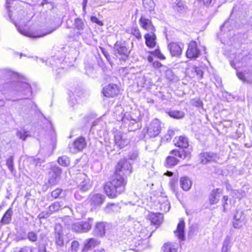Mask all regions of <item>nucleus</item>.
Here are the masks:
<instances>
[{"label":"nucleus","mask_w":252,"mask_h":252,"mask_svg":"<svg viewBox=\"0 0 252 252\" xmlns=\"http://www.w3.org/2000/svg\"><path fill=\"white\" fill-rule=\"evenodd\" d=\"M217 158V155L213 152H203L200 155V162L205 164L216 161Z\"/></svg>","instance_id":"obj_12"},{"label":"nucleus","mask_w":252,"mask_h":252,"mask_svg":"<svg viewBox=\"0 0 252 252\" xmlns=\"http://www.w3.org/2000/svg\"><path fill=\"white\" fill-rule=\"evenodd\" d=\"M136 124V122L134 119H131V121L128 126V129L129 131H134L138 128V125L135 126Z\"/></svg>","instance_id":"obj_42"},{"label":"nucleus","mask_w":252,"mask_h":252,"mask_svg":"<svg viewBox=\"0 0 252 252\" xmlns=\"http://www.w3.org/2000/svg\"><path fill=\"white\" fill-rule=\"evenodd\" d=\"M93 220L92 218H89L87 221H80L72 224V231L78 233L87 232L91 229Z\"/></svg>","instance_id":"obj_3"},{"label":"nucleus","mask_w":252,"mask_h":252,"mask_svg":"<svg viewBox=\"0 0 252 252\" xmlns=\"http://www.w3.org/2000/svg\"><path fill=\"white\" fill-rule=\"evenodd\" d=\"M169 136L167 139H171L172 137L174 135L175 132L173 130L169 129L168 130L167 134Z\"/></svg>","instance_id":"obj_57"},{"label":"nucleus","mask_w":252,"mask_h":252,"mask_svg":"<svg viewBox=\"0 0 252 252\" xmlns=\"http://www.w3.org/2000/svg\"><path fill=\"white\" fill-rule=\"evenodd\" d=\"M229 25V21L225 22L223 25H222L221 27V31L225 30V28L227 27L228 25Z\"/></svg>","instance_id":"obj_60"},{"label":"nucleus","mask_w":252,"mask_h":252,"mask_svg":"<svg viewBox=\"0 0 252 252\" xmlns=\"http://www.w3.org/2000/svg\"><path fill=\"white\" fill-rule=\"evenodd\" d=\"M79 244L78 241L74 240L71 243V250L74 252H77L79 248Z\"/></svg>","instance_id":"obj_50"},{"label":"nucleus","mask_w":252,"mask_h":252,"mask_svg":"<svg viewBox=\"0 0 252 252\" xmlns=\"http://www.w3.org/2000/svg\"><path fill=\"white\" fill-rule=\"evenodd\" d=\"M17 136L23 140H25L26 138L30 136L28 131L23 130H18L17 132Z\"/></svg>","instance_id":"obj_41"},{"label":"nucleus","mask_w":252,"mask_h":252,"mask_svg":"<svg viewBox=\"0 0 252 252\" xmlns=\"http://www.w3.org/2000/svg\"><path fill=\"white\" fill-rule=\"evenodd\" d=\"M62 207H63L65 208L66 207V206H63V204H61V203L59 202H55L52 203L49 207V211L51 212V214H52L54 212L58 211L59 210V209Z\"/></svg>","instance_id":"obj_34"},{"label":"nucleus","mask_w":252,"mask_h":252,"mask_svg":"<svg viewBox=\"0 0 252 252\" xmlns=\"http://www.w3.org/2000/svg\"><path fill=\"white\" fill-rule=\"evenodd\" d=\"M87 146V142L85 138L80 137L76 139L72 144L71 146L69 145L70 151L72 153H77L82 151Z\"/></svg>","instance_id":"obj_9"},{"label":"nucleus","mask_w":252,"mask_h":252,"mask_svg":"<svg viewBox=\"0 0 252 252\" xmlns=\"http://www.w3.org/2000/svg\"><path fill=\"white\" fill-rule=\"evenodd\" d=\"M180 186L185 191H188L192 186V183L189 178L187 176L182 177L180 179Z\"/></svg>","instance_id":"obj_27"},{"label":"nucleus","mask_w":252,"mask_h":252,"mask_svg":"<svg viewBox=\"0 0 252 252\" xmlns=\"http://www.w3.org/2000/svg\"><path fill=\"white\" fill-rule=\"evenodd\" d=\"M151 223L157 225H159L163 221V216L162 213H151L149 215Z\"/></svg>","instance_id":"obj_23"},{"label":"nucleus","mask_w":252,"mask_h":252,"mask_svg":"<svg viewBox=\"0 0 252 252\" xmlns=\"http://www.w3.org/2000/svg\"><path fill=\"white\" fill-rule=\"evenodd\" d=\"M114 49L116 56H117V54H118L121 56L119 59L120 61L126 62L128 60L130 51L126 47V43L125 41L123 40L117 41L114 44Z\"/></svg>","instance_id":"obj_2"},{"label":"nucleus","mask_w":252,"mask_h":252,"mask_svg":"<svg viewBox=\"0 0 252 252\" xmlns=\"http://www.w3.org/2000/svg\"><path fill=\"white\" fill-rule=\"evenodd\" d=\"M145 44L150 48H153L156 45V35L155 32H148L145 34Z\"/></svg>","instance_id":"obj_17"},{"label":"nucleus","mask_w":252,"mask_h":252,"mask_svg":"<svg viewBox=\"0 0 252 252\" xmlns=\"http://www.w3.org/2000/svg\"><path fill=\"white\" fill-rule=\"evenodd\" d=\"M154 55L157 56L158 58L161 60L165 59L164 56L160 53V51L159 49H156L154 51Z\"/></svg>","instance_id":"obj_54"},{"label":"nucleus","mask_w":252,"mask_h":252,"mask_svg":"<svg viewBox=\"0 0 252 252\" xmlns=\"http://www.w3.org/2000/svg\"><path fill=\"white\" fill-rule=\"evenodd\" d=\"M34 249L32 246H25L21 248L19 252H33Z\"/></svg>","instance_id":"obj_44"},{"label":"nucleus","mask_w":252,"mask_h":252,"mask_svg":"<svg viewBox=\"0 0 252 252\" xmlns=\"http://www.w3.org/2000/svg\"><path fill=\"white\" fill-rule=\"evenodd\" d=\"M175 146L186 150L188 149L189 144L188 138L185 136H180L176 137L173 140Z\"/></svg>","instance_id":"obj_13"},{"label":"nucleus","mask_w":252,"mask_h":252,"mask_svg":"<svg viewBox=\"0 0 252 252\" xmlns=\"http://www.w3.org/2000/svg\"><path fill=\"white\" fill-rule=\"evenodd\" d=\"M51 215V213L49 210L48 211H43L38 215V218L39 219H46L48 218L49 216H50Z\"/></svg>","instance_id":"obj_45"},{"label":"nucleus","mask_w":252,"mask_h":252,"mask_svg":"<svg viewBox=\"0 0 252 252\" xmlns=\"http://www.w3.org/2000/svg\"><path fill=\"white\" fill-rule=\"evenodd\" d=\"M16 91L18 92H23V94L27 95L31 93V88L30 84L27 83L18 82L17 83Z\"/></svg>","instance_id":"obj_24"},{"label":"nucleus","mask_w":252,"mask_h":252,"mask_svg":"<svg viewBox=\"0 0 252 252\" xmlns=\"http://www.w3.org/2000/svg\"><path fill=\"white\" fill-rule=\"evenodd\" d=\"M37 234L34 231H30L27 234V238L31 242H36L37 240Z\"/></svg>","instance_id":"obj_38"},{"label":"nucleus","mask_w":252,"mask_h":252,"mask_svg":"<svg viewBox=\"0 0 252 252\" xmlns=\"http://www.w3.org/2000/svg\"><path fill=\"white\" fill-rule=\"evenodd\" d=\"M63 190L60 188H57L56 189L54 190L51 192V196L53 197L54 199L57 198L59 197L61 194Z\"/></svg>","instance_id":"obj_43"},{"label":"nucleus","mask_w":252,"mask_h":252,"mask_svg":"<svg viewBox=\"0 0 252 252\" xmlns=\"http://www.w3.org/2000/svg\"><path fill=\"white\" fill-rule=\"evenodd\" d=\"M190 150L188 149L187 150L181 149L180 150H173L171 151L169 154L171 156L175 158H179L181 159H185L190 157Z\"/></svg>","instance_id":"obj_14"},{"label":"nucleus","mask_w":252,"mask_h":252,"mask_svg":"<svg viewBox=\"0 0 252 252\" xmlns=\"http://www.w3.org/2000/svg\"><path fill=\"white\" fill-rule=\"evenodd\" d=\"M246 222L243 211L237 210L233 217V226L235 228H241Z\"/></svg>","instance_id":"obj_7"},{"label":"nucleus","mask_w":252,"mask_h":252,"mask_svg":"<svg viewBox=\"0 0 252 252\" xmlns=\"http://www.w3.org/2000/svg\"><path fill=\"white\" fill-rule=\"evenodd\" d=\"M167 138H169V136L167 134H165L162 138V139L165 141H169L171 139H167Z\"/></svg>","instance_id":"obj_61"},{"label":"nucleus","mask_w":252,"mask_h":252,"mask_svg":"<svg viewBox=\"0 0 252 252\" xmlns=\"http://www.w3.org/2000/svg\"><path fill=\"white\" fill-rule=\"evenodd\" d=\"M91 20L92 22L96 23L97 25L99 26L103 25V23L101 21H99L97 17L95 16H92L91 18Z\"/></svg>","instance_id":"obj_55"},{"label":"nucleus","mask_w":252,"mask_h":252,"mask_svg":"<svg viewBox=\"0 0 252 252\" xmlns=\"http://www.w3.org/2000/svg\"><path fill=\"white\" fill-rule=\"evenodd\" d=\"M100 50L105 57L107 59V60L109 61L110 59V56L108 53L106 51V50L102 47H100Z\"/></svg>","instance_id":"obj_56"},{"label":"nucleus","mask_w":252,"mask_h":252,"mask_svg":"<svg viewBox=\"0 0 252 252\" xmlns=\"http://www.w3.org/2000/svg\"><path fill=\"white\" fill-rule=\"evenodd\" d=\"M190 104L192 106L201 108L203 107V105L202 101L199 98H198L192 99L190 100Z\"/></svg>","instance_id":"obj_37"},{"label":"nucleus","mask_w":252,"mask_h":252,"mask_svg":"<svg viewBox=\"0 0 252 252\" xmlns=\"http://www.w3.org/2000/svg\"><path fill=\"white\" fill-rule=\"evenodd\" d=\"M99 244V242L95 238L88 239L84 241V246L81 252H88Z\"/></svg>","instance_id":"obj_19"},{"label":"nucleus","mask_w":252,"mask_h":252,"mask_svg":"<svg viewBox=\"0 0 252 252\" xmlns=\"http://www.w3.org/2000/svg\"><path fill=\"white\" fill-rule=\"evenodd\" d=\"M161 127L160 123L157 120L153 121L147 129V133L151 137H155L160 132Z\"/></svg>","instance_id":"obj_11"},{"label":"nucleus","mask_w":252,"mask_h":252,"mask_svg":"<svg viewBox=\"0 0 252 252\" xmlns=\"http://www.w3.org/2000/svg\"><path fill=\"white\" fill-rule=\"evenodd\" d=\"M102 93L107 97H113L119 93L118 86L114 84H109L103 88Z\"/></svg>","instance_id":"obj_10"},{"label":"nucleus","mask_w":252,"mask_h":252,"mask_svg":"<svg viewBox=\"0 0 252 252\" xmlns=\"http://www.w3.org/2000/svg\"><path fill=\"white\" fill-rule=\"evenodd\" d=\"M73 26L75 29L78 30L79 31H82L84 30L85 28V23L82 19L77 18L74 20ZM78 33H79L80 35L81 34L80 32H78Z\"/></svg>","instance_id":"obj_30"},{"label":"nucleus","mask_w":252,"mask_h":252,"mask_svg":"<svg viewBox=\"0 0 252 252\" xmlns=\"http://www.w3.org/2000/svg\"><path fill=\"white\" fill-rule=\"evenodd\" d=\"M185 5L183 1H179L176 4L175 8L178 11L183 10L185 8Z\"/></svg>","instance_id":"obj_47"},{"label":"nucleus","mask_w":252,"mask_h":252,"mask_svg":"<svg viewBox=\"0 0 252 252\" xmlns=\"http://www.w3.org/2000/svg\"><path fill=\"white\" fill-rule=\"evenodd\" d=\"M168 48L173 57H179L182 53V49L180 46L176 42H171L168 45Z\"/></svg>","instance_id":"obj_20"},{"label":"nucleus","mask_w":252,"mask_h":252,"mask_svg":"<svg viewBox=\"0 0 252 252\" xmlns=\"http://www.w3.org/2000/svg\"><path fill=\"white\" fill-rule=\"evenodd\" d=\"M63 227L60 224H56L54 227V237L57 248H62L64 245V239Z\"/></svg>","instance_id":"obj_4"},{"label":"nucleus","mask_w":252,"mask_h":252,"mask_svg":"<svg viewBox=\"0 0 252 252\" xmlns=\"http://www.w3.org/2000/svg\"><path fill=\"white\" fill-rule=\"evenodd\" d=\"M12 213V209H8L3 216L1 220V222L3 224L9 223L11 220Z\"/></svg>","instance_id":"obj_32"},{"label":"nucleus","mask_w":252,"mask_h":252,"mask_svg":"<svg viewBox=\"0 0 252 252\" xmlns=\"http://www.w3.org/2000/svg\"><path fill=\"white\" fill-rule=\"evenodd\" d=\"M143 6L146 11L151 12L154 10L155 4L153 0H143Z\"/></svg>","instance_id":"obj_31"},{"label":"nucleus","mask_w":252,"mask_h":252,"mask_svg":"<svg viewBox=\"0 0 252 252\" xmlns=\"http://www.w3.org/2000/svg\"><path fill=\"white\" fill-rule=\"evenodd\" d=\"M141 27L149 32H155L156 29L151 20L142 16L139 19Z\"/></svg>","instance_id":"obj_16"},{"label":"nucleus","mask_w":252,"mask_h":252,"mask_svg":"<svg viewBox=\"0 0 252 252\" xmlns=\"http://www.w3.org/2000/svg\"><path fill=\"white\" fill-rule=\"evenodd\" d=\"M194 71L196 73L197 76L200 78H203V72L200 67L194 66L193 67Z\"/></svg>","instance_id":"obj_46"},{"label":"nucleus","mask_w":252,"mask_h":252,"mask_svg":"<svg viewBox=\"0 0 252 252\" xmlns=\"http://www.w3.org/2000/svg\"><path fill=\"white\" fill-rule=\"evenodd\" d=\"M131 34L135 36L138 39H140L142 38L140 30L137 27H133L131 28Z\"/></svg>","instance_id":"obj_36"},{"label":"nucleus","mask_w":252,"mask_h":252,"mask_svg":"<svg viewBox=\"0 0 252 252\" xmlns=\"http://www.w3.org/2000/svg\"><path fill=\"white\" fill-rule=\"evenodd\" d=\"M237 76L238 77V78L242 80L244 82H247V80L245 76V74L241 72H237Z\"/></svg>","instance_id":"obj_53"},{"label":"nucleus","mask_w":252,"mask_h":252,"mask_svg":"<svg viewBox=\"0 0 252 252\" xmlns=\"http://www.w3.org/2000/svg\"><path fill=\"white\" fill-rule=\"evenodd\" d=\"M185 221L181 219L177 225L176 229L174 232L176 237L181 241L185 240Z\"/></svg>","instance_id":"obj_18"},{"label":"nucleus","mask_w":252,"mask_h":252,"mask_svg":"<svg viewBox=\"0 0 252 252\" xmlns=\"http://www.w3.org/2000/svg\"><path fill=\"white\" fill-rule=\"evenodd\" d=\"M58 163L63 166H68L69 164V158L65 156H62L59 158L58 159Z\"/></svg>","instance_id":"obj_35"},{"label":"nucleus","mask_w":252,"mask_h":252,"mask_svg":"<svg viewBox=\"0 0 252 252\" xmlns=\"http://www.w3.org/2000/svg\"><path fill=\"white\" fill-rule=\"evenodd\" d=\"M169 116L174 119H182L185 116V113L179 110H171L168 112Z\"/></svg>","instance_id":"obj_33"},{"label":"nucleus","mask_w":252,"mask_h":252,"mask_svg":"<svg viewBox=\"0 0 252 252\" xmlns=\"http://www.w3.org/2000/svg\"><path fill=\"white\" fill-rule=\"evenodd\" d=\"M200 50L197 47V43L191 41L188 45L186 54L188 58L195 60L200 56Z\"/></svg>","instance_id":"obj_5"},{"label":"nucleus","mask_w":252,"mask_h":252,"mask_svg":"<svg viewBox=\"0 0 252 252\" xmlns=\"http://www.w3.org/2000/svg\"><path fill=\"white\" fill-rule=\"evenodd\" d=\"M94 252H105L104 249H97L95 250Z\"/></svg>","instance_id":"obj_64"},{"label":"nucleus","mask_w":252,"mask_h":252,"mask_svg":"<svg viewBox=\"0 0 252 252\" xmlns=\"http://www.w3.org/2000/svg\"><path fill=\"white\" fill-rule=\"evenodd\" d=\"M163 252H177L178 245L176 243L167 242L162 247Z\"/></svg>","instance_id":"obj_25"},{"label":"nucleus","mask_w":252,"mask_h":252,"mask_svg":"<svg viewBox=\"0 0 252 252\" xmlns=\"http://www.w3.org/2000/svg\"><path fill=\"white\" fill-rule=\"evenodd\" d=\"M132 172L131 163L126 159H121L116 168L115 175L111 181L104 186V190L107 195L112 198L116 197L125 190L126 185V176Z\"/></svg>","instance_id":"obj_1"},{"label":"nucleus","mask_w":252,"mask_h":252,"mask_svg":"<svg viewBox=\"0 0 252 252\" xmlns=\"http://www.w3.org/2000/svg\"><path fill=\"white\" fill-rule=\"evenodd\" d=\"M222 247L230 248V237L229 236H227L226 237L223 242Z\"/></svg>","instance_id":"obj_51"},{"label":"nucleus","mask_w":252,"mask_h":252,"mask_svg":"<svg viewBox=\"0 0 252 252\" xmlns=\"http://www.w3.org/2000/svg\"><path fill=\"white\" fill-rule=\"evenodd\" d=\"M39 252H46L45 247H42L39 249Z\"/></svg>","instance_id":"obj_63"},{"label":"nucleus","mask_w":252,"mask_h":252,"mask_svg":"<svg viewBox=\"0 0 252 252\" xmlns=\"http://www.w3.org/2000/svg\"><path fill=\"white\" fill-rule=\"evenodd\" d=\"M105 198V196L99 193H96L90 195V202L92 205L94 206H100L104 202Z\"/></svg>","instance_id":"obj_21"},{"label":"nucleus","mask_w":252,"mask_h":252,"mask_svg":"<svg viewBox=\"0 0 252 252\" xmlns=\"http://www.w3.org/2000/svg\"><path fill=\"white\" fill-rule=\"evenodd\" d=\"M138 157V153L137 151H132L129 153L128 158L131 160L136 159Z\"/></svg>","instance_id":"obj_49"},{"label":"nucleus","mask_w":252,"mask_h":252,"mask_svg":"<svg viewBox=\"0 0 252 252\" xmlns=\"http://www.w3.org/2000/svg\"><path fill=\"white\" fill-rule=\"evenodd\" d=\"M79 178L81 181H77V183H79L78 188L82 191H87L90 187L89 180L84 174L80 175Z\"/></svg>","instance_id":"obj_22"},{"label":"nucleus","mask_w":252,"mask_h":252,"mask_svg":"<svg viewBox=\"0 0 252 252\" xmlns=\"http://www.w3.org/2000/svg\"><path fill=\"white\" fill-rule=\"evenodd\" d=\"M115 144L120 148L122 149L127 146L129 142V139L127 138L126 134L121 132H117L114 136Z\"/></svg>","instance_id":"obj_8"},{"label":"nucleus","mask_w":252,"mask_h":252,"mask_svg":"<svg viewBox=\"0 0 252 252\" xmlns=\"http://www.w3.org/2000/svg\"><path fill=\"white\" fill-rule=\"evenodd\" d=\"M120 209L118 204L115 203H108L104 209V211L106 213L111 214L118 212Z\"/></svg>","instance_id":"obj_28"},{"label":"nucleus","mask_w":252,"mask_h":252,"mask_svg":"<svg viewBox=\"0 0 252 252\" xmlns=\"http://www.w3.org/2000/svg\"><path fill=\"white\" fill-rule=\"evenodd\" d=\"M230 248L222 247L221 252H228Z\"/></svg>","instance_id":"obj_62"},{"label":"nucleus","mask_w":252,"mask_h":252,"mask_svg":"<svg viewBox=\"0 0 252 252\" xmlns=\"http://www.w3.org/2000/svg\"><path fill=\"white\" fill-rule=\"evenodd\" d=\"M87 3H88V0H83V3H82L83 11L85 14L86 13V8L87 6Z\"/></svg>","instance_id":"obj_58"},{"label":"nucleus","mask_w":252,"mask_h":252,"mask_svg":"<svg viewBox=\"0 0 252 252\" xmlns=\"http://www.w3.org/2000/svg\"><path fill=\"white\" fill-rule=\"evenodd\" d=\"M6 164L9 168V169L12 171L13 169V157L11 156L9 157L6 161Z\"/></svg>","instance_id":"obj_48"},{"label":"nucleus","mask_w":252,"mask_h":252,"mask_svg":"<svg viewBox=\"0 0 252 252\" xmlns=\"http://www.w3.org/2000/svg\"><path fill=\"white\" fill-rule=\"evenodd\" d=\"M228 199V197L226 195H224L223 197L222 200V206L223 208V212L226 211V207L227 205V201Z\"/></svg>","instance_id":"obj_52"},{"label":"nucleus","mask_w":252,"mask_h":252,"mask_svg":"<svg viewBox=\"0 0 252 252\" xmlns=\"http://www.w3.org/2000/svg\"><path fill=\"white\" fill-rule=\"evenodd\" d=\"M170 205L169 202L166 200L165 202L161 203L160 206V210L163 212H167L169 211Z\"/></svg>","instance_id":"obj_39"},{"label":"nucleus","mask_w":252,"mask_h":252,"mask_svg":"<svg viewBox=\"0 0 252 252\" xmlns=\"http://www.w3.org/2000/svg\"><path fill=\"white\" fill-rule=\"evenodd\" d=\"M153 65L155 67L159 68L162 65V64L158 61H156L154 62Z\"/></svg>","instance_id":"obj_59"},{"label":"nucleus","mask_w":252,"mask_h":252,"mask_svg":"<svg viewBox=\"0 0 252 252\" xmlns=\"http://www.w3.org/2000/svg\"><path fill=\"white\" fill-rule=\"evenodd\" d=\"M118 109H122L121 108L118 107ZM126 114H123L122 110H121L120 113L119 114H116V119L118 121H122L123 122L125 123L126 120H127V118H126Z\"/></svg>","instance_id":"obj_40"},{"label":"nucleus","mask_w":252,"mask_h":252,"mask_svg":"<svg viewBox=\"0 0 252 252\" xmlns=\"http://www.w3.org/2000/svg\"><path fill=\"white\" fill-rule=\"evenodd\" d=\"M105 228L106 222H96L93 231V235L97 237L103 236L105 234Z\"/></svg>","instance_id":"obj_15"},{"label":"nucleus","mask_w":252,"mask_h":252,"mask_svg":"<svg viewBox=\"0 0 252 252\" xmlns=\"http://www.w3.org/2000/svg\"><path fill=\"white\" fill-rule=\"evenodd\" d=\"M61 173L62 170L59 167L57 166L52 167L50 172L49 184L51 186L58 184L61 179Z\"/></svg>","instance_id":"obj_6"},{"label":"nucleus","mask_w":252,"mask_h":252,"mask_svg":"<svg viewBox=\"0 0 252 252\" xmlns=\"http://www.w3.org/2000/svg\"><path fill=\"white\" fill-rule=\"evenodd\" d=\"M220 189H213L210 193L209 196V203L213 205L217 203L220 200Z\"/></svg>","instance_id":"obj_26"},{"label":"nucleus","mask_w":252,"mask_h":252,"mask_svg":"<svg viewBox=\"0 0 252 252\" xmlns=\"http://www.w3.org/2000/svg\"><path fill=\"white\" fill-rule=\"evenodd\" d=\"M179 162V160L176 158L169 155L166 158L165 165L167 167L170 168L178 164Z\"/></svg>","instance_id":"obj_29"}]
</instances>
